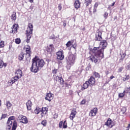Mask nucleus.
<instances>
[{
  "label": "nucleus",
  "instance_id": "nucleus-62",
  "mask_svg": "<svg viewBox=\"0 0 130 130\" xmlns=\"http://www.w3.org/2000/svg\"><path fill=\"white\" fill-rule=\"evenodd\" d=\"M55 116H56V117H53L54 119H56L58 117V116L56 115H55Z\"/></svg>",
  "mask_w": 130,
  "mask_h": 130
},
{
  "label": "nucleus",
  "instance_id": "nucleus-44",
  "mask_svg": "<svg viewBox=\"0 0 130 130\" xmlns=\"http://www.w3.org/2000/svg\"><path fill=\"white\" fill-rule=\"evenodd\" d=\"M103 17L105 19H107L108 18V13L105 12L104 14L103 15Z\"/></svg>",
  "mask_w": 130,
  "mask_h": 130
},
{
  "label": "nucleus",
  "instance_id": "nucleus-14",
  "mask_svg": "<svg viewBox=\"0 0 130 130\" xmlns=\"http://www.w3.org/2000/svg\"><path fill=\"white\" fill-rule=\"evenodd\" d=\"M55 50V47L53 44H50L49 46H47L46 51L49 52V53H53Z\"/></svg>",
  "mask_w": 130,
  "mask_h": 130
},
{
  "label": "nucleus",
  "instance_id": "nucleus-55",
  "mask_svg": "<svg viewBox=\"0 0 130 130\" xmlns=\"http://www.w3.org/2000/svg\"><path fill=\"white\" fill-rule=\"evenodd\" d=\"M115 78V77L114 76H111L110 77V80L109 81H110L111 80H112L113 79H114Z\"/></svg>",
  "mask_w": 130,
  "mask_h": 130
},
{
  "label": "nucleus",
  "instance_id": "nucleus-50",
  "mask_svg": "<svg viewBox=\"0 0 130 130\" xmlns=\"http://www.w3.org/2000/svg\"><path fill=\"white\" fill-rule=\"evenodd\" d=\"M73 94H74V91H73V90H69V95H73Z\"/></svg>",
  "mask_w": 130,
  "mask_h": 130
},
{
  "label": "nucleus",
  "instance_id": "nucleus-57",
  "mask_svg": "<svg viewBox=\"0 0 130 130\" xmlns=\"http://www.w3.org/2000/svg\"><path fill=\"white\" fill-rule=\"evenodd\" d=\"M7 66V63L3 62V67H4L5 68H6Z\"/></svg>",
  "mask_w": 130,
  "mask_h": 130
},
{
  "label": "nucleus",
  "instance_id": "nucleus-54",
  "mask_svg": "<svg viewBox=\"0 0 130 130\" xmlns=\"http://www.w3.org/2000/svg\"><path fill=\"white\" fill-rule=\"evenodd\" d=\"M13 48V45H9V50H12Z\"/></svg>",
  "mask_w": 130,
  "mask_h": 130
},
{
  "label": "nucleus",
  "instance_id": "nucleus-4",
  "mask_svg": "<svg viewBox=\"0 0 130 130\" xmlns=\"http://www.w3.org/2000/svg\"><path fill=\"white\" fill-rule=\"evenodd\" d=\"M77 56L73 54H70L69 55L66 57L67 63L68 66H73L76 62V59Z\"/></svg>",
  "mask_w": 130,
  "mask_h": 130
},
{
  "label": "nucleus",
  "instance_id": "nucleus-48",
  "mask_svg": "<svg viewBox=\"0 0 130 130\" xmlns=\"http://www.w3.org/2000/svg\"><path fill=\"white\" fill-rule=\"evenodd\" d=\"M72 47H73V48H74V49H77V44L75 43L73 45H72Z\"/></svg>",
  "mask_w": 130,
  "mask_h": 130
},
{
  "label": "nucleus",
  "instance_id": "nucleus-45",
  "mask_svg": "<svg viewBox=\"0 0 130 130\" xmlns=\"http://www.w3.org/2000/svg\"><path fill=\"white\" fill-rule=\"evenodd\" d=\"M5 47V42L4 41H1L0 42V47Z\"/></svg>",
  "mask_w": 130,
  "mask_h": 130
},
{
  "label": "nucleus",
  "instance_id": "nucleus-32",
  "mask_svg": "<svg viewBox=\"0 0 130 130\" xmlns=\"http://www.w3.org/2000/svg\"><path fill=\"white\" fill-rule=\"evenodd\" d=\"M40 112H41V109L39 107L36 108L34 110V113L36 114H39Z\"/></svg>",
  "mask_w": 130,
  "mask_h": 130
},
{
  "label": "nucleus",
  "instance_id": "nucleus-19",
  "mask_svg": "<svg viewBox=\"0 0 130 130\" xmlns=\"http://www.w3.org/2000/svg\"><path fill=\"white\" fill-rule=\"evenodd\" d=\"M53 78H54V81H56L58 83H59L61 85H63V83L64 82V81H63V79L61 77H59L56 75L53 77Z\"/></svg>",
  "mask_w": 130,
  "mask_h": 130
},
{
  "label": "nucleus",
  "instance_id": "nucleus-36",
  "mask_svg": "<svg viewBox=\"0 0 130 130\" xmlns=\"http://www.w3.org/2000/svg\"><path fill=\"white\" fill-rule=\"evenodd\" d=\"M15 42L16 44H20L21 40L20 38H16L15 39Z\"/></svg>",
  "mask_w": 130,
  "mask_h": 130
},
{
  "label": "nucleus",
  "instance_id": "nucleus-35",
  "mask_svg": "<svg viewBox=\"0 0 130 130\" xmlns=\"http://www.w3.org/2000/svg\"><path fill=\"white\" fill-rule=\"evenodd\" d=\"M130 79V76L129 75H125V78H123V81L125 82Z\"/></svg>",
  "mask_w": 130,
  "mask_h": 130
},
{
  "label": "nucleus",
  "instance_id": "nucleus-30",
  "mask_svg": "<svg viewBox=\"0 0 130 130\" xmlns=\"http://www.w3.org/2000/svg\"><path fill=\"white\" fill-rule=\"evenodd\" d=\"M92 4V0H85L84 4L85 5L86 7H89L90 5Z\"/></svg>",
  "mask_w": 130,
  "mask_h": 130
},
{
  "label": "nucleus",
  "instance_id": "nucleus-27",
  "mask_svg": "<svg viewBox=\"0 0 130 130\" xmlns=\"http://www.w3.org/2000/svg\"><path fill=\"white\" fill-rule=\"evenodd\" d=\"M23 72L22 71L18 69L17 70H16L15 75L17 76H18L19 77L21 78L22 77Z\"/></svg>",
  "mask_w": 130,
  "mask_h": 130
},
{
  "label": "nucleus",
  "instance_id": "nucleus-8",
  "mask_svg": "<svg viewBox=\"0 0 130 130\" xmlns=\"http://www.w3.org/2000/svg\"><path fill=\"white\" fill-rule=\"evenodd\" d=\"M40 70V69L39 68L37 64L35 62L34 60L32 59V64L30 68V72L36 74L39 72Z\"/></svg>",
  "mask_w": 130,
  "mask_h": 130
},
{
  "label": "nucleus",
  "instance_id": "nucleus-11",
  "mask_svg": "<svg viewBox=\"0 0 130 130\" xmlns=\"http://www.w3.org/2000/svg\"><path fill=\"white\" fill-rule=\"evenodd\" d=\"M77 110L76 108H73L70 115L69 118L71 120H74V119L76 118V115H77Z\"/></svg>",
  "mask_w": 130,
  "mask_h": 130
},
{
  "label": "nucleus",
  "instance_id": "nucleus-10",
  "mask_svg": "<svg viewBox=\"0 0 130 130\" xmlns=\"http://www.w3.org/2000/svg\"><path fill=\"white\" fill-rule=\"evenodd\" d=\"M102 32L98 30L95 33V41H102Z\"/></svg>",
  "mask_w": 130,
  "mask_h": 130
},
{
  "label": "nucleus",
  "instance_id": "nucleus-46",
  "mask_svg": "<svg viewBox=\"0 0 130 130\" xmlns=\"http://www.w3.org/2000/svg\"><path fill=\"white\" fill-rule=\"evenodd\" d=\"M86 102H87V100H85V99H84V100H83L81 102L80 105H85Z\"/></svg>",
  "mask_w": 130,
  "mask_h": 130
},
{
  "label": "nucleus",
  "instance_id": "nucleus-7",
  "mask_svg": "<svg viewBox=\"0 0 130 130\" xmlns=\"http://www.w3.org/2000/svg\"><path fill=\"white\" fill-rule=\"evenodd\" d=\"M23 49L25 50V58L26 61L30 60L31 50V47L29 45H26L24 47Z\"/></svg>",
  "mask_w": 130,
  "mask_h": 130
},
{
  "label": "nucleus",
  "instance_id": "nucleus-29",
  "mask_svg": "<svg viewBox=\"0 0 130 130\" xmlns=\"http://www.w3.org/2000/svg\"><path fill=\"white\" fill-rule=\"evenodd\" d=\"M17 19V13L16 12H13L11 15V20L13 21H16Z\"/></svg>",
  "mask_w": 130,
  "mask_h": 130
},
{
  "label": "nucleus",
  "instance_id": "nucleus-21",
  "mask_svg": "<svg viewBox=\"0 0 130 130\" xmlns=\"http://www.w3.org/2000/svg\"><path fill=\"white\" fill-rule=\"evenodd\" d=\"M33 104L32 102L30 100H28L26 103V106L27 108V110L28 111H31L32 109V106Z\"/></svg>",
  "mask_w": 130,
  "mask_h": 130
},
{
  "label": "nucleus",
  "instance_id": "nucleus-34",
  "mask_svg": "<svg viewBox=\"0 0 130 130\" xmlns=\"http://www.w3.org/2000/svg\"><path fill=\"white\" fill-rule=\"evenodd\" d=\"M125 94L129 93L130 95V87H126L125 88L124 90L123 91Z\"/></svg>",
  "mask_w": 130,
  "mask_h": 130
},
{
  "label": "nucleus",
  "instance_id": "nucleus-43",
  "mask_svg": "<svg viewBox=\"0 0 130 130\" xmlns=\"http://www.w3.org/2000/svg\"><path fill=\"white\" fill-rule=\"evenodd\" d=\"M72 45V42L71 41H69L67 42L66 44L67 47H71V46Z\"/></svg>",
  "mask_w": 130,
  "mask_h": 130
},
{
  "label": "nucleus",
  "instance_id": "nucleus-6",
  "mask_svg": "<svg viewBox=\"0 0 130 130\" xmlns=\"http://www.w3.org/2000/svg\"><path fill=\"white\" fill-rule=\"evenodd\" d=\"M7 122L9 124L12 125V128L11 130H16L18 127V123L16 120H15V117L14 116L10 117L7 121Z\"/></svg>",
  "mask_w": 130,
  "mask_h": 130
},
{
  "label": "nucleus",
  "instance_id": "nucleus-3",
  "mask_svg": "<svg viewBox=\"0 0 130 130\" xmlns=\"http://www.w3.org/2000/svg\"><path fill=\"white\" fill-rule=\"evenodd\" d=\"M107 45L108 44L106 40H103L101 41V42L100 43V46L102 47L101 48H100V47H94L93 48L96 50L101 54L103 55V54H104V50L107 47Z\"/></svg>",
  "mask_w": 130,
  "mask_h": 130
},
{
  "label": "nucleus",
  "instance_id": "nucleus-38",
  "mask_svg": "<svg viewBox=\"0 0 130 130\" xmlns=\"http://www.w3.org/2000/svg\"><path fill=\"white\" fill-rule=\"evenodd\" d=\"M58 72V69H54L52 70V74H53V77H55V76H57Z\"/></svg>",
  "mask_w": 130,
  "mask_h": 130
},
{
  "label": "nucleus",
  "instance_id": "nucleus-9",
  "mask_svg": "<svg viewBox=\"0 0 130 130\" xmlns=\"http://www.w3.org/2000/svg\"><path fill=\"white\" fill-rule=\"evenodd\" d=\"M21 77L15 75L14 77L12 78L10 80H9L7 83L8 86H12V85L15 83L16 82L20 79Z\"/></svg>",
  "mask_w": 130,
  "mask_h": 130
},
{
  "label": "nucleus",
  "instance_id": "nucleus-33",
  "mask_svg": "<svg viewBox=\"0 0 130 130\" xmlns=\"http://www.w3.org/2000/svg\"><path fill=\"white\" fill-rule=\"evenodd\" d=\"M3 58H4L3 56H2V57L0 56V69H2L3 68V65H4Z\"/></svg>",
  "mask_w": 130,
  "mask_h": 130
},
{
  "label": "nucleus",
  "instance_id": "nucleus-22",
  "mask_svg": "<svg viewBox=\"0 0 130 130\" xmlns=\"http://www.w3.org/2000/svg\"><path fill=\"white\" fill-rule=\"evenodd\" d=\"M74 8H75L76 10H78V9L81 8V2H80L79 0H76L74 3Z\"/></svg>",
  "mask_w": 130,
  "mask_h": 130
},
{
  "label": "nucleus",
  "instance_id": "nucleus-40",
  "mask_svg": "<svg viewBox=\"0 0 130 130\" xmlns=\"http://www.w3.org/2000/svg\"><path fill=\"white\" fill-rule=\"evenodd\" d=\"M42 125L44 126H46L47 125V120H43L41 122Z\"/></svg>",
  "mask_w": 130,
  "mask_h": 130
},
{
  "label": "nucleus",
  "instance_id": "nucleus-39",
  "mask_svg": "<svg viewBox=\"0 0 130 130\" xmlns=\"http://www.w3.org/2000/svg\"><path fill=\"white\" fill-rule=\"evenodd\" d=\"M7 126L6 127V130H11V127L12 126V124H10V123H8V122H7Z\"/></svg>",
  "mask_w": 130,
  "mask_h": 130
},
{
  "label": "nucleus",
  "instance_id": "nucleus-31",
  "mask_svg": "<svg viewBox=\"0 0 130 130\" xmlns=\"http://www.w3.org/2000/svg\"><path fill=\"white\" fill-rule=\"evenodd\" d=\"M6 105L8 109H10L13 106L12 104L9 101H6Z\"/></svg>",
  "mask_w": 130,
  "mask_h": 130
},
{
  "label": "nucleus",
  "instance_id": "nucleus-28",
  "mask_svg": "<svg viewBox=\"0 0 130 130\" xmlns=\"http://www.w3.org/2000/svg\"><path fill=\"white\" fill-rule=\"evenodd\" d=\"M25 56V53L23 52H21L18 56V59L19 61H22L24 59Z\"/></svg>",
  "mask_w": 130,
  "mask_h": 130
},
{
  "label": "nucleus",
  "instance_id": "nucleus-53",
  "mask_svg": "<svg viewBox=\"0 0 130 130\" xmlns=\"http://www.w3.org/2000/svg\"><path fill=\"white\" fill-rule=\"evenodd\" d=\"M123 110V114L125 113V112L126 111V108H123L122 109V111Z\"/></svg>",
  "mask_w": 130,
  "mask_h": 130
},
{
  "label": "nucleus",
  "instance_id": "nucleus-47",
  "mask_svg": "<svg viewBox=\"0 0 130 130\" xmlns=\"http://www.w3.org/2000/svg\"><path fill=\"white\" fill-rule=\"evenodd\" d=\"M125 69L127 71L130 70V63H127L126 66H125Z\"/></svg>",
  "mask_w": 130,
  "mask_h": 130
},
{
  "label": "nucleus",
  "instance_id": "nucleus-25",
  "mask_svg": "<svg viewBox=\"0 0 130 130\" xmlns=\"http://www.w3.org/2000/svg\"><path fill=\"white\" fill-rule=\"evenodd\" d=\"M18 29V24H14L12 27V32L13 34H15V33L17 32V30Z\"/></svg>",
  "mask_w": 130,
  "mask_h": 130
},
{
  "label": "nucleus",
  "instance_id": "nucleus-5",
  "mask_svg": "<svg viewBox=\"0 0 130 130\" xmlns=\"http://www.w3.org/2000/svg\"><path fill=\"white\" fill-rule=\"evenodd\" d=\"M32 60L35 61L40 69H42L46 64V62L44 60L40 59L38 56H36Z\"/></svg>",
  "mask_w": 130,
  "mask_h": 130
},
{
  "label": "nucleus",
  "instance_id": "nucleus-58",
  "mask_svg": "<svg viewBox=\"0 0 130 130\" xmlns=\"http://www.w3.org/2000/svg\"><path fill=\"white\" fill-rule=\"evenodd\" d=\"M129 128H130V123H129L128 124V126L126 127V130H129Z\"/></svg>",
  "mask_w": 130,
  "mask_h": 130
},
{
  "label": "nucleus",
  "instance_id": "nucleus-26",
  "mask_svg": "<svg viewBox=\"0 0 130 130\" xmlns=\"http://www.w3.org/2000/svg\"><path fill=\"white\" fill-rule=\"evenodd\" d=\"M89 85H90V84H89V82H88V81H86L82 86L81 90L82 91L85 90V89H86L89 87Z\"/></svg>",
  "mask_w": 130,
  "mask_h": 130
},
{
  "label": "nucleus",
  "instance_id": "nucleus-17",
  "mask_svg": "<svg viewBox=\"0 0 130 130\" xmlns=\"http://www.w3.org/2000/svg\"><path fill=\"white\" fill-rule=\"evenodd\" d=\"M41 118H43L48 114V108L47 107H43L41 109Z\"/></svg>",
  "mask_w": 130,
  "mask_h": 130
},
{
  "label": "nucleus",
  "instance_id": "nucleus-16",
  "mask_svg": "<svg viewBox=\"0 0 130 130\" xmlns=\"http://www.w3.org/2000/svg\"><path fill=\"white\" fill-rule=\"evenodd\" d=\"M57 59L60 60H62L64 58L63 55V51H58L57 53Z\"/></svg>",
  "mask_w": 130,
  "mask_h": 130
},
{
  "label": "nucleus",
  "instance_id": "nucleus-42",
  "mask_svg": "<svg viewBox=\"0 0 130 130\" xmlns=\"http://www.w3.org/2000/svg\"><path fill=\"white\" fill-rule=\"evenodd\" d=\"M7 116H8L7 114H2V116L1 117V120L5 119L6 118H7Z\"/></svg>",
  "mask_w": 130,
  "mask_h": 130
},
{
  "label": "nucleus",
  "instance_id": "nucleus-56",
  "mask_svg": "<svg viewBox=\"0 0 130 130\" xmlns=\"http://www.w3.org/2000/svg\"><path fill=\"white\" fill-rule=\"evenodd\" d=\"M96 11H97V8H95V7H94V8H93V13H96Z\"/></svg>",
  "mask_w": 130,
  "mask_h": 130
},
{
  "label": "nucleus",
  "instance_id": "nucleus-41",
  "mask_svg": "<svg viewBox=\"0 0 130 130\" xmlns=\"http://www.w3.org/2000/svg\"><path fill=\"white\" fill-rule=\"evenodd\" d=\"M125 92L124 91L122 93H119L118 94L119 98H123L125 96Z\"/></svg>",
  "mask_w": 130,
  "mask_h": 130
},
{
  "label": "nucleus",
  "instance_id": "nucleus-61",
  "mask_svg": "<svg viewBox=\"0 0 130 130\" xmlns=\"http://www.w3.org/2000/svg\"><path fill=\"white\" fill-rule=\"evenodd\" d=\"M115 4V2L113 3L110 6V7H114Z\"/></svg>",
  "mask_w": 130,
  "mask_h": 130
},
{
  "label": "nucleus",
  "instance_id": "nucleus-52",
  "mask_svg": "<svg viewBox=\"0 0 130 130\" xmlns=\"http://www.w3.org/2000/svg\"><path fill=\"white\" fill-rule=\"evenodd\" d=\"M98 6H99L98 3H95L94 5V8H95L97 9V8H98Z\"/></svg>",
  "mask_w": 130,
  "mask_h": 130
},
{
  "label": "nucleus",
  "instance_id": "nucleus-60",
  "mask_svg": "<svg viewBox=\"0 0 130 130\" xmlns=\"http://www.w3.org/2000/svg\"><path fill=\"white\" fill-rule=\"evenodd\" d=\"M29 2H30V3H32L34 2V0H28Z\"/></svg>",
  "mask_w": 130,
  "mask_h": 130
},
{
  "label": "nucleus",
  "instance_id": "nucleus-24",
  "mask_svg": "<svg viewBox=\"0 0 130 130\" xmlns=\"http://www.w3.org/2000/svg\"><path fill=\"white\" fill-rule=\"evenodd\" d=\"M119 55L120 57L119 60L122 61L126 56V53L123 51L121 50Z\"/></svg>",
  "mask_w": 130,
  "mask_h": 130
},
{
  "label": "nucleus",
  "instance_id": "nucleus-1",
  "mask_svg": "<svg viewBox=\"0 0 130 130\" xmlns=\"http://www.w3.org/2000/svg\"><path fill=\"white\" fill-rule=\"evenodd\" d=\"M94 55L90 57V60L94 63H99L101 61V60L104 58V54H101L95 49H93L92 50Z\"/></svg>",
  "mask_w": 130,
  "mask_h": 130
},
{
  "label": "nucleus",
  "instance_id": "nucleus-49",
  "mask_svg": "<svg viewBox=\"0 0 130 130\" xmlns=\"http://www.w3.org/2000/svg\"><path fill=\"white\" fill-rule=\"evenodd\" d=\"M58 9L59 11H61V9H62V7L61 6V4H59L58 6Z\"/></svg>",
  "mask_w": 130,
  "mask_h": 130
},
{
  "label": "nucleus",
  "instance_id": "nucleus-2",
  "mask_svg": "<svg viewBox=\"0 0 130 130\" xmlns=\"http://www.w3.org/2000/svg\"><path fill=\"white\" fill-rule=\"evenodd\" d=\"M33 31H34V25L32 23H28L26 36L27 37L26 42L27 43H29L30 40L33 35Z\"/></svg>",
  "mask_w": 130,
  "mask_h": 130
},
{
  "label": "nucleus",
  "instance_id": "nucleus-51",
  "mask_svg": "<svg viewBox=\"0 0 130 130\" xmlns=\"http://www.w3.org/2000/svg\"><path fill=\"white\" fill-rule=\"evenodd\" d=\"M124 68L123 67H120L119 68V70H118V72L119 73H121L122 71L123 70Z\"/></svg>",
  "mask_w": 130,
  "mask_h": 130
},
{
  "label": "nucleus",
  "instance_id": "nucleus-15",
  "mask_svg": "<svg viewBox=\"0 0 130 130\" xmlns=\"http://www.w3.org/2000/svg\"><path fill=\"white\" fill-rule=\"evenodd\" d=\"M105 125L112 128L114 126V123L110 118H109L107 121L105 122Z\"/></svg>",
  "mask_w": 130,
  "mask_h": 130
},
{
  "label": "nucleus",
  "instance_id": "nucleus-59",
  "mask_svg": "<svg viewBox=\"0 0 130 130\" xmlns=\"http://www.w3.org/2000/svg\"><path fill=\"white\" fill-rule=\"evenodd\" d=\"M63 27H64H64H66V26H67V23L63 22Z\"/></svg>",
  "mask_w": 130,
  "mask_h": 130
},
{
  "label": "nucleus",
  "instance_id": "nucleus-63",
  "mask_svg": "<svg viewBox=\"0 0 130 130\" xmlns=\"http://www.w3.org/2000/svg\"><path fill=\"white\" fill-rule=\"evenodd\" d=\"M109 74V71H107V72H106V75H108Z\"/></svg>",
  "mask_w": 130,
  "mask_h": 130
},
{
  "label": "nucleus",
  "instance_id": "nucleus-18",
  "mask_svg": "<svg viewBox=\"0 0 130 130\" xmlns=\"http://www.w3.org/2000/svg\"><path fill=\"white\" fill-rule=\"evenodd\" d=\"M45 99V100L51 102L54 99V94L51 93V92L47 93Z\"/></svg>",
  "mask_w": 130,
  "mask_h": 130
},
{
  "label": "nucleus",
  "instance_id": "nucleus-23",
  "mask_svg": "<svg viewBox=\"0 0 130 130\" xmlns=\"http://www.w3.org/2000/svg\"><path fill=\"white\" fill-rule=\"evenodd\" d=\"M20 122L23 123V124H27L28 122V120L26 116H21V119H20Z\"/></svg>",
  "mask_w": 130,
  "mask_h": 130
},
{
  "label": "nucleus",
  "instance_id": "nucleus-12",
  "mask_svg": "<svg viewBox=\"0 0 130 130\" xmlns=\"http://www.w3.org/2000/svg\"><path fill=\"white\" fill-rule=\"evenodd\" d=\"M98 113V108L96 107L94 108L90 111L89 113V116L90 117H95L97 115Z\"/></svg>",
  "mask_w": 130,
  "mask_h": 130
},
{
  "label": "nucleus",
  "instance_id": "nucleus-20",
  "mask_svg": "<svg viewBox=\"0 0 130 130\" xmlns=\"http://www.w3.org/2000/svg\"><path fill=\"white\" fill-rule=\"evenodd\" d=\"M66 129L68 128V123H67V120H64L63 122L62 121H60L59 123V128H62Z\"/></svg>",
  "mask_w": 130,
  "mask_h": 130
},
{
  "label": "nucleus",
  "instance_id": "nucleus-13",
  "mask_svg": "<svg viewBox=\"0 0 130 130\" xmlns=\"http://www.w3.org/2000/svg\"><path fill=\"white\" fill-rule=\"evenodd\" d=\"M87 82H88V84H89V86L92 87L95 85V83H96V79H95L94 76H92L88 80Z\"/></svg>",
  "mask_w": 130,
  "mask_h": 130
},
{
  "label": "nucleus",
  "instance_id": "nucleus-64",
  "mask_svg": "<svg viewBox=\"0 0 130 130\" xmlns=\"http://www.w3.org/2000/svg\"><path fill=\"white\" fill-rule=\"evenodd\" d=\"M69 86H71V85H70V84L66 85V87H69Z\"/></svg>",
  "mask_w": 130,
  "mask_h": 130
},
{
  "label": "nucleus",
  "instance_id": "nucleus-37",
  "mask_svg": "<svg viewBox=\"0 0 130 130\" xmlns=\"http://www.w3.org/2000/svg\"><path fill=\"white\" fill-rule=\"evenodd\" d=\"M93 75L95 78H100V74L96 72H93Z\"/></svg>",
  "mask_w": 130,
  "mask_h": 130
}]
</instances>
